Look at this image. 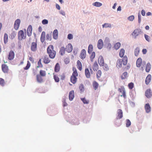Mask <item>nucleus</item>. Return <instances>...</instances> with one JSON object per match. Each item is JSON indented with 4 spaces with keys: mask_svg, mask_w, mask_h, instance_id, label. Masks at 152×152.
I'll use <instances>...</instances> for the list:
<instances>
[{
    "mask_svg": "<svg viewBox=\"0 0 152 152\" xmlns=\"http://www.w3.org/2000/svg\"><path fill=\"white\" fill-rule=\"evenodd\" d=\"M103 66V68L105 70H107L109 69V67L108 66L107 64H104V66Z\"/></svg>",
    "mask_w": 152,
    "mask_h": 152,
    "instance_id": "6e6d98bb",
    "label": "nucleus"
},
{
    "mask_svg": "<svg viewBox=\"0 0 152 152\" xmlns=\"http://www.w3.org/2000/svg\"><path fill=\"white\" fill-rule=\"evenodd\" d=\"M102 73L100 70H99L96 73V77L98 79L102 75Z\"/></svg>",
    "mask_w": 152,
    "mask_h": 152,
    "instance_id": "a19ab883",
    "label": "nucleus"
},
{
    "mask_svg": "<svg viewBox=\"0 0 152 152\" xmlns=\"http://www.w3.org/2000/svg\"><path fill=\"white\" fill-rule=\"evenodd\" d=\"M53 49L54 47L52 45L49 46L47 49V53L49 57L52 59H53L55 57L56 54V51L54 50Z\"/></svg>",
    "mask_w": 152,
    "mask_h": 152,
    "instance_id": "f257e3e1",
    "label": "nucleus"
},
{
    "mask_svg": "<svg viewBox=\"0 0 152 152\" xmlns=\"http://www.w3.org/2000/svg\"><path fill=\"white\" fill-rule=\"evenodd\" d=\"M138 21L139 23H140L141 22V16L140 13H139L138 14Z\"/></svg>",
    "mask_w": 152,
    "mask_h": 152,
    "instance_id": "bf43d9fd",
    "label": "nucleus"
},
{
    "mask_svg": "<svg viewBox=\"0 0 152 152\" xmlns=\"http://www.w3.org/2000/svg\"><path fill=\"white\" fill-rule=\"evenodd\" d=\"M142 64V59L140 58H138L136 61V66L137 67H140Z\"/></svg>",
    "mask_w": 152,
    "mask_h": 152,
    "instance_id": "393cba45",
    "label": "nucleus"
},
{
    "mask_svg": "<svg viewBox=\"0 0 152 152\" xmlns=\"http://www.w3.org/2000/svg\"><path fill=\"white\" fill-rule=\"evenodd\" d=\"M145 37L146 40L148 42L150 41V37L146 34H145Z\"/></svg>",
    "mask_w": 152,
    "mask_h": 152,
    "instance_id": "052dcab7",
    "label": "nucleus"
},
{
    "mask_svg": "<svg viewBox=\"0 0 152 152\" xmlns=\"http://www.w3.org/2000/svg\"><path fill=\"white\" fill-rule=\"evenodd\" d=\"M151 69V65L149 63H148L147 64L146 68L145 71L146 72H149Z\"/></svg>",
    "mask_w": 152,
    "mask_h": 152,
    "instance_id": "473e14b6",
    "label": "nucleus"
},
{
    "mask_svg": "<svg viewBox=\"0 0 152 152\" xmlns=\"http://www.w3.org/2000/svg\"><path fill=\"white\" fill-rule=\"evenodd\" d=\"M74 97V91H72L69 93V99L72 101Z\"/></svg>",
    "mask_w": 152,
    "mask_h": 152,
    "instance_id": "5701e85b",
    "label": "nucleus"
},
{
    "mask_svg": "<svg viewBox=\"0 0 152 152\" xmlns=\"http://www.w3.org/2000/svg\"><path fill=\"white\" fill-rule=\"evenodd\" d=\"M56 8L58 10H60V7L58 4H56Z\"/></svg>",
    "mask_w": 152,
    "mask_h": 152,
    "instance_id": "774afa93",
    "label": "nucleus"
},
{
    "mask_svg": "<svg viewBox=\"0 0 152 152\" xmlns=\"http://www.w3.org/2000/svg\"><path fill=\"white\" fill-rule=\"evenodd\" d=\"M140 52V49L138 47L136 48L134 50V55L135 56H137Z\"/></svg>",
    "mask_w": 152,
    "mask_h": 152,
    "instance_id": "ea45409f",
    "label": "nucleus"
},
{
    "mask_svg": "<svg viewBox=\"0 0 152 152\" xmlns=\"http://www.w3.org/2000/svg\"><path fill=\"white\" fill-rule=\"evenodd\" d=\"M42 24L43 25L47 24L48 23V21L46 19H44L42 21Z\"/></svg>",
    "mask_w": 152,
    "mask_h": 152,
    "instance_id": "13d9d810",
    "label": "nucleus"
},
{
    "mask_svg": "<svg viewBox=\"0 0 152 152\" xmlns=\"http://www.w3.org/2000/svg\"><path fill=\"white\" fill-rule=\"evenodd\" d=\"M93 5L96 7H100L102 5V4L99 2H96L94 3Z\"/></svg>",
    "mask_w": 152,
    "mask_h": 152,
    "instance_id": "49530a36",
    "label": "nucleus"
},
{
    "mask_svg": "<svg viewBox=\"0 0 152 152\" xmlns=\"http://www.w3.org/2000/svg\"><path fill=\"white\" fill-rule=\"evenodd\" d=\"M43 67V65L42 64L41 61V59H40L39 61L38 62V66H37V68H42Z\"/></svg>",
    "mask_w": 152,
    "mask_h": 152,
    "instance_id": "09e8293b",
    "label": "nucleus"
},
{
    "mask_svg": "<svg viewBox=\"0 0 152 152\" xmlns=\"http://www.w3.org/2000/svg\"><path fill=\"white\" fill-rule=\"evenodd\" d=\"M103 46V41L102 39H99L98 42L97 47L99 49H101Z\"/></svg>",
    "mask_w": 152,
    "mask_h": 152,
    "instance_id": "a211bd4d",
    "label": "nucleus"
},
{
    "mask_svg": "<svg viewBox=\"0 0 152 152\" xmlns=\"http://www.w3.org/2000/svg\"><path fill=\"white\" fill-rule=\"evenodd\" d=\"M127 76V73L126 72H124L121 76L122 79H124L126 78Z\"/></svg>",
    "mask_w": 152,
    "mask_h": 152,
    "instance_id": "c03bdc74",
    "label": "nucleus"
},
{
    "mask_svg": "<svg viewBox=\"0 0 152 152\" xmlns=\"http://www.w3.org/2000/svg\"><path fill=\"white\" fill-rule=\"evenodd\" d=\"M128 86L129 89H132L134 87V84L133 83L131 82L129 83L128 85Z\"/></svg>",
    "mask_w": 152,
    "mask_h": 152,
    "instance_id": "8fccbe9b",
    "label": "nucleus"
},
{
    "mask_svg": "<svg viewBox=\"0 0 152 152\" xmlns=\"http://www.w3.org/2000/svg\"><path fill=\"white\" fill-rule=\"evenodd\" d=\"M29 60L32 62H34V58L32 57H30L29 58Z\"/></svg>",
    "mask_w": 152,
    "mask_h": 152,
    "instance_id": "338daca9",
    "label": "nucleus"
},
{
    "mask_svg": "<svg viewBox=\"0 0 152 152\" xmlns=\"http://www.w3.org/2000/svg\"><path fill=\"white\" fill-rule=\"evenodd\" d=\"M117 116L116 117V119H120L122 118L123 116V113L121 109H118L117 111Z\"/></svg>",
    "mask_w": 152,
    "mask_h": 152,
    "instance_id": "6e6552de",
    "label": "nucleus"
},
{
    "mask_svg": "<svg viewBox=\"0 0 152 152\" xmlns=\"http://www.w3.org/2000/svg\"><path fill=\"white\" fill-rule=\"evenodd\" d=\"M125 50L123 49H121L119 53V55L120 57L122 58L124 57V54Z\"/></svg>",
    "mask_w": 152,
    "mask_h": 152,
    "instance_id": "f704fd0d",
    "label": "nucleus"
},
{
    "mask_svg": "<svg viewBox=\"0 0 152 152\" xmlns=\"http://www.w3.org/2000/svg\"><path fill=\"white\" fill-rule=\"evenodd\" d=\"M93 68L94 71H96L99 69V66L96 61L95 62L93 66Z\"/></svg>",
    "mask_w": 152,
    "mask_h": 152,
    "instance_id": "c756f323",
    "label": "nucleus"
},
{
    "mask_svg": "<svg viewBox=\"0 0 152 152\" xmlns=\"http://www.w3.org/2000/svg\"><path fill=\"white\" fill-rule=\"evenodd\" d=\"M141 32L140 29H136L134 30L132 34L134 38H136V37L139 35Z\"/></svg>",
    "mask_w": 152,
    "mask_h": 152,
    "instance_id": "39448f33",
    "label": "nucleus"
},
{
    "mask_svg": "<svg viewBox=\"0 0 152 152\" xmlns=\"http://www.w3.org/2000/svg\"><path fill=\"white\" fill-rule=\"evenodd\" d=\"M79 89L81 93L83 92L84 91V88L83 85V84H81L80 85Z\"/></svg>",
    "mask_w": 152,
    "mask_h": 152,
    "instance_id": "4c0bfd02",
    "label": "nucleus"
},
{
    "mask_svg": "<svg viewBox=\"0 0 152 152\" xmlns=\"http://www.w3.org/2000/svg\"><path fill=\"white\" fill-rule=\"evenodd\" d=\"M32 30V28L31 25L28 26L27 29V34L28 37H30L31 35Z\"/></svg>",
    "mask_w": 152,
    "mask_h": 152,
    "instance_id": "ddd939ff",
    "label": "nucleus"
},
{
    "mask_svg": "<svg viewBox=\"0 0 152 152\" xmlns=\"http://www.w3.org/2000/svg\"><path fill=\"white\" fill-rule=\"evenodd\" d=\"M85 75L87 78H90L91 77V74L88 68H86L85 71Z\"/></svg>",
    "mask_w": 152,
    "mask_h": 152,
    "instance_id": "b1692460",
    "label": "nucleus"
},
{
    "mask_svg": "<svg viewBox=\"0 0 152 152\" xmlns=\"http://www.w3.org/2000/svg\"><path fill=\"white\" fill-rule=\"evenodd\" d=\"M66 50L68 53L71 52L72 50V47L71 44H69L66 47Z\"/></svg>",
    "mask_w": 152,
    "mask_h": 152,
    "instance_id": "2eb2a0df",
    "label": "nucleus"
},
{
    "mask_svg": "<svg viewBox=\"0 0 152 152\" xmlns=\"http://www.w3.org/2000/svg\"><path fill=\"white\" fill-rule=\"evenodd\" d=\"M46 39L48 40H51V35L50 34H47L46 35Z\"/></svg>",
    "mask_w": 152,
    "mask_h": 152,
    "instance_id": "864d4df0",
    "label": "nucleus"
},
{
    "mask_svg": "<svg viewBox=\"0 0 152 152\" xmlns=\"http://www.w3.org/2000/svg\"><path fill=\"white\" fill-rule=\"evenodd\" d=\"M31 50L33 52L36 51L37 49V44L36 42H33L31 47Z\"/></svg>",
    "mask_w": 152,
    "mask_h": 152,
    "instance_id": "1a4fd4ad",
    "label": "nucleus"
},
{
    "mask_svg": "<svg viewBox=\"0 0 152 152\" xmlns=\"http://www.w3.org/2000/svg\"><path fill=\"white\" fill-rule=\"evenodd\" d=\"M60 76L61 77V79L62 80H64L65 78V75L64 73H62V75H60Z\"/></svg>",
    "mask_w": 152,
    "mask_h": 152,
    "instance_id": "e2e57ef3",
    "label": "nucleus"
},
{
    "mask_svg": "<svg viewBox=\"0 0 152 152\" xmlns=\"http://www.w3.org/2000/svg\"><path fill=\"white\" fill-rule=\"evenodd\" d=\"M151 75L150 74H149L146 77L145 83L146 85H148L151 81Z\"/></svg>",
    "mask_w": 152,
    "mask_h": 152,
    "instance_id": "f3484780",
    "label": "nucleus"
},
{
    "mask_svg": "<svg viewBox=\"0 0 152 152\" xmlns=\"http://www.w3.org/2000/svg\"><path fill=\"white\" fill-rule=\"evenodd\" d=\"M118 91L122 94L121 96V97L123 96L124 98H126V92L125 88L124 86H121V88L118 89Z\"/></svg>",
    "mask_w": 152,
    "mask_h": 152,
    "instance_id": "20e7f679",
    "label": "nucleus"
},
{
    "mask_svg": "<svg viewBox=\"0 0 152 152\" xmlns=\"http://www.w3.org/2000/svg\"><path fill=\"white\" fill-rule=\"evenodd\" d=\"M8 35L5 33L4 36V42L5 44H6L8 42Z\"/></svg>",
    "mask_w": 152,
    "mask_h": 152,
    "instance_id": "79ce46f5",
    "label": "nucleus"
},
{
    "mask_svg": "<svg viewBox=\"0 0 152 152\" xmlns=\"http://www.w3.org/2000/svg\"><path fill=\"white\" fill-rule=\"evenodd\" d=\"M122 59H118L117 61L116 66L118 68H120L122 66Z\"/></svg>",
    "mask_w": 152,
    "mask_h": 152,
    "instance_id": "cd10ccee",
    "label": "nucleus"
},
{
    "mask_svg": "<svg viewBox=\"0 0 152 152\" xmlns=\"http://www.w3.org/2000/svg\"><path fill=\"white\" fill-rule=\"evenodd\" d=\"M67 38L69 39H71L73 38L72 35L71 34H68L67 36Z\"/></svg>",
    "mask_w": 152,
    "mask_h": 152,
    "instance_id": "680f3d73",
    "label": "nucleus"
},
{
    "mask_svg": "<svg viewBox=\"0 0 152 152\" xmlns=\"http://www.w3.org/2000/svg\"><path fill=\"white\" fill-rule=\"evenodd\" d=\"M145 108L147 113H149L151 111V107L149 104L147 103L145 104Z\"/></svg>",
    "mask_w": 152,
    "mask_h": 152,
    "instance_id": "4be33fe9",
    "label": "nucleus"
},
{
    "mask_svg": "<svg viewBox=\"0 0 152 152\" xmlns=\"http://www.w3.org/2000/svg\"><path fill=\"white\" fill-rule=\"evenodd\" d=\"M111 27V25L109 23H105L102 25L103 28H110Z\"/></svg>",
    "mask_w": 152,
    "mask_h": 152,
    "instance_id": "37998d69",
    "label": "nucleus"
},
{
    "mask_svg": "<svg viewBox=\"0 0 152 152\" xmlns=\"http://www.w3.org/2000/svg\"><path fill=\"white\" fill-rule=\"evenodd\" d=\"M86 50L83 49L80 53V58L83 59L86 58Z\"/></svg>",
    "mask_w": 152,
    "mask_h": 152,
    "instance_id": "f8f14e48",
    "label": "nucleus"
},
{
    "mask_svg": "<svg viewBox=\"0 0 152 152\" xmlns=\"http://www.w3.org/2000/svg\"><path fill=\"white\" fill-rule=\"evenodd\" d=\"M15 53L12 50H11L9 54L8 59L10 60H12L14 58Z\"/></svg>",
    "mask_w": 152,
    "mask_h": 152,
    "instance_id": "9b49d317",
    "label": "nucleus"
},
{
    "mask_svg": "<svg viewBox=\"0 0 152 152\" xmlns=\"http://www.w3.org/2000/svg\"><path fill=\"white\" fill-rule=\"evenodd\" d=\"M4 84L5 82L4 80L2 78H0V84L2 86H4Z\"/></svg>",
    "mask_w": 152,
    "mask_h": 152,
    "instance_id": "603ef678",
    "label": "nucleus"
},
{
    "mask_svg": "<svg viewBox=\"0 0 152 152\" xmlns=\"http://www.w3.org/2000/svg\"><path fill=\"white\" fill-rule=\"evenodd\" d=\"M77 67L78 69L81 71L82 69V65L80 61L78 60L77 62Z\"/></svg>",
    "mask_w": 152,
    "mask_h": 152,
    "instance_id": "a878e982",
    "label": "nucleus"
},
{
    "mask_svg": "<svg viewBox=\"0 0 152 152\" xmlns=\"http://www.w3.org/2000/svg\"><path fill=\"white\" fill-rule=\"evenodd\" d=\"M81 100L84 104H88L89 102V101L88 100H87L85 98H81Z\"/></svg>",
    "mask_w": 152,
    "mask_h": 152,
    "instance_id": "5fc2aeb1",
    "label": "nucleus"
},
{
    "mask_svg": "<svg viewBox=\"0 0 152 152\" xmlns=\"http://www.w3.org/2000/svg\"><path fill=\"white\" fill-rule=\"evenodd\" d=\"M98 61L100 66H104V60L102 56H100L99 57Z\"/></svg>",
    "mask_w": 152,
    "mask_h": 152,
    "instance_id": "4468645a",
    "label": "nucleus"
},
{
    "mask_svg": "<svg viewBox=\"0 0 152 152\" xmlns=\"http://www.w3.org/2000/svg\"><path fill=\"white\" fill-rule=\"evenodd\" d=\"M40 75L42 77H45L46 75V72L44 70H40L39 72Z\"/></svg>",
    "mask_w": 152,
    "mask_h": 152,
    "instance_id": "58836bf2",
    "label": "nucleus"
},
{
    "mask_svg": "<svg viewBox=\"0 0 152 152\" xmlns=\"http://www.w3.org/2000/svg\"><path fill=\"white\" fill-rule=\"evenodd\" d=\"M43 60V62L45 64H48L50 61V60L49 59L48 56H44L42 58Z\"/></svg>",
    "mask_w": 152,
    "mask_h": 152,
    "instance_id": "9d476101",
    "label": "nucleus"
},
{
    "mask_svg": "<svg viewBox=\"0 0 152 152\" xmlns=\"http://www.w3.org/2000/svg\"><path fill=\"white\" fill-rule=\"evenodd\" d=\"M141 14L143 16H144L145 15V12L144 10H142Z\"/></svg>",
    "mask_w": 152,
    "mask_h": 152,
    "instance_id": "0e129e2a",
    "label": "nucleus"
},
{
    "mask_svg": "<svg viewBox=\"0 0 152 152\" xmlns=\"http://www.w3.org/2000/svg\"><path fill=\"white\" fill-rule=\"evenodd\" d=\"M60 70V66L58 63H57L55 66L54 71L56 72H58Z\"/></svg>",
    "mask_w": 152,
    "mask_h": 152,
    "instance_id": "bb28decb",
    "label": "nucleus"
},
{
    "mask_svg": "<svg viewBox=\"0 0 152 152\" xmlns=\"http://www.w3.org/2000/svg\"><path fill=\"white\" fill-rule=\"evenodd\" d=\"M122 62L124 65H126L127 64L128 62V58L126 56H125L123 57Z\"/></svg>",
    "mask_w": 152,
    "mask_h": 152,
    "instance_id": "aec40b11",
    "label": "nucleus"
},
{
    "mask_svg": "<svg viewBox=\"0 0 152 152\" xmlns=\"http://www.w3.org/2000/svg\"><path fill=\"white\" fill-rule=\"evenodd\" d=\"M121 46V43L119 42H117L114 45L115 48L117 50Z\"/></svg>",
    "mask_w": 152,
    "mask_h": 152,
    "instance_id": "a18cd8bd",
    "label": "nucleus"
},
{
    "mask_svg": "<svg viewBox=\"0 0 152 152\" xmlns=\"http://www.w3.org/2000/svg\"><path fill=\"white\" fill-rule=\"evenodd\" d=\"M128 19L129 20L132 21L134 19V17L133 15L130 16L128 18Z\"/></svg>",
    "mask_w": 152,
    "mask_h": 152,
    "instance_id": "4d7b16f0",
    "label": "nucleus"
},
{
    "mask_svg": "<svg viewBox=\"0 0 152 152\" xmlns=\"http://www.w3.org/2000/svg\"><path fill=\"white\" fill-rule=\"evenodd\" d=\"M20 23V20L19 19H17L15 21L14 24V28L16 30L18 29Z\"/></svg>",
    "mask_w": 152,
    "mask_h": 152,
    "instance_id": "423d86ee",
    "label": "nucleus"
},
{
    "mask_svg": "<svg viewBox=\"0 0 152 152\" xmlns=\"http://www.w3.org/2000/svg\"><path fill=\"white\" fill-rule=\"evenodd\" d=\"M93 86L94 89L96 90L98 88L99 84L96 81H94L93 83Z\"/></svg>",
    "mask_w": 152,
    "mask_h": 152,
    "instance_id": "72a5a7b5",
    "label": "nucleus"
},
{
    "mask_svg": "<svg viewBox=\"0 0 152 152\" xmlns=\"http://www.w3.org/2000/svg\"><path fill=\"white\" fill-rule=\"evenodd\" d=\"M96 56L95 53L93 52L90 56V58L91 61L92 62L93 61L94 58H95Z\"/></svg>",
    "mask_w": 152,
    "mask_h": 152,
    "instance_id": "e433bc0d",
    "label": "nucleus"
},
{
    "mask_svg": "<svg viewBox=\"0 0 152 152\" xmlns=\"http://www.w3.org/2000/svg\"><path fill=\"white\" fill-rule=\"evenodd\" d=\"M142 52L143 54H145L147 52V50L145 49H144L142 50Z\"/></svg>",
    "mask_w": 152,
    "mask_h": 152,
    "instance_id": "69168bd1",
    "label": "nucleus"
},
{
    "mask_svg": "<svg viewBox=\"0 0 152 152\" xmlns=\"http://www.w3.org/2000/svg\"><path fill=\"white\" fill-rule=\"evenodd\" d=\"M66 49L64 47H62L60 49L59 53L61 55H64L65 53Z\"/></svg>",
    "mask_w": 152,
    "mask_h": 152,
    "instance_id": "7c9ffc66",
    "label": "nucleus"
},
{
    "mask_svg": "<svg viewBox=\"0 0 152 152\" xmlns=\"http://www.w3.org/2000/svg\"><path fill=\"white\" fill-rule=\"evenodd\" d=\"M31 66V64L30 62L28 61H27V63L26 66L24 68V70H27Z\"/></svg>",
    "mask_w": 152,
    "mask_h": 152,
    "instance_id": "3c124183",
    "label": "nucleus"
},
{
    "mask_svg": "<svg viewBox=\"0 0 152 152\" xmlns=\"http://www.w3.org/2000/svg\"><path fill=\"white\" fill-rule=\"evenodd\" d=\"M93 45L91 44L89 45L88 49V52L89 54L91 53L93 50Z\"/></svg>",
    "mask_w": 152,
    "mask_h": 152,
    "instance_id": "c9c22d12",
    "label": "nucleus"
},
{
    "mask_svg": "<svg viewBox=\"0 0 152 152\" xmlns=\"http://www.w3.org/2000/svg\"><path fill=\"white\" fill-rule=\"evenodd\" d=\"M53 78L55 81V82L58 83L59 81L60 80L59 78L58 77L57 75L56 74L54 73H53Z\"/></svg>",
    "mask_w": 152,
    "mask_h": 152,
    "instance_id": "2f4dec72",
    "label": "nucleus"
},
{
    "mask_svg": "<svg viewBox=\"0 0 152 152\" xmlns=\"http://www.w3.org/2000/svg\"><path fill=\"white\" fill-rule=\"evenodd\" d=\"M73 72L72 75L71 77L70 81L73 84H75L77 82V77L78 76V74L76 68H73Z\"/></svg>",
    "mask_w": 152,
    "mask_h": 152,
    "instance_id": "f03ea898",
    "label": "nucleus"
},
{
    "mask_svg": "<svg viewBox=\"0 0 152 152\" xmlns=\"http://www.w3.org/2000/svg\"><path fill=\"white\" fill-rule=\"evenodd\" d=\"M1 69L3 72L4 73H7L9 72L8 67L5 64H2Z\"/></svg>",
    "mask_w": 152,
    "mask_h": 152,
    "instance_id": "0eeeda50",
    "label": "nucleus"
},
{
    "mask_svg": "<svg viewBox=\"0 0 152 152\" xmlns=\"http://www.w3.org/2000/svg\"><path fill=\"white\" fill-rule=\"evenodd\" d=\"M58 32L57 29L55 30L53 32V38L55 39H57L58 38Z\"/></svg>",
    "mask_w": 152,
    "mask_h": 152,
    "instance_id": "412c9836",
    "label": "nucleus"
},
{
    "mask_svg": "<svg viewBox=\"0 0 152 152\" xmlns=\"http://www.w3.org/2000/svg\"><path fill=\"white\" fill-rule=\"evenodd\" d=\"M131 125V122L129 119H127L126 121V126L127 127H129Z\"/></svg>",
    "mask_w": 152,
    "mask_h": 152,
    "instance_id": "de8ad7c7",
    "label": "nucleus"
},
{
    "mask_svg": "<svg viewBox=\"0 0 152 152\" xmlns=\"http://www.w3.org/2000/svg\"><path fill=\"white\" fill-rule=\"evenodd\" d=\"M25 32L24 33L22 30H20L18 33V38L19 39L22 40L26 39V30L25 29Z\"/></svg>",
    "mask_w": 152,
    "mask_h": 152,
    "instance_id": "7ed1b4c3",
    "label": "nucleus"
},
{
    "mask_svg": "<svg viewBox=\"0 0 152 152\" xmlns=\"http://www.w3.org/2000/svg\"><path fill=\"white\" fill-rule=\"evenodd\" d=\"M45 31H43L41 34L40 40L42 42H43L45 39Z\"/></svg>",
    "mask_w": 152,
    "mask_h": 152,
    "instance_id": "6ab92c4d",
    "label": "nucleus"
},
{
    "mask_svg": "<svg viewBox=\"0 0 152 152\" xmlns=\"http://www.w3.org/2000/svg\"><path fill=\"white\" fill-rule=\"evenodd\" d=\"M41 76L39 75H37L36 76V78L37 81L39 83H42L43 82V79Z\"/></svg>",
    "mask_w": 152,
    "mask_h": 152,
    "instance_id": "c85d7f7f",
    "label": "nucleus"
},
{
    "mask_svg": "<svg viewBox=\"0 0 152 152\" xmlns=\"http://www.w3.org/2000/svg\"><path fill=\"white\" fill-rule=\"evenodd\" d=\"M145 95L148 98H149L151 97L152 93L150 89H148L146 90L145 92Z\"/></svg>",
    "mask_w": 152,
    "mask_h": 152,
    "instance_id": "dca6fc26",
    "label": "nucleus"
}]
</instances>
